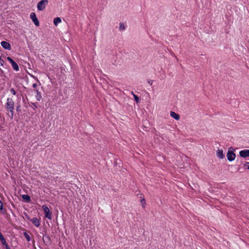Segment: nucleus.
I'll list each match as a JSON object with an SVG mask.
<instances>
[{
  "mask_svg": "<svg viewBox=\"0 0 249 249\" xmlns=\"http://www.w3.org/2000/svg\"><path fill=\"white\" fill-rule=\"evenodd\" d=\"M14 102L12 98H8L7 99V103L6 104V108L10 110L11 113V118H13L14 109Z\"/></svg>",
  "mask_w": 249,
  "mask_h": 249,
  "instance_id": "nucleus-1",
  "label": "nucleus"
},
{
  "mask_svg": "<svg viewBox=\"0 0 249 249\" xmlns=\"http://www.w3.org/2000/svg\"><path fill=\"white\" fill-rule=\"evenodd\" d=\"M42 208L45 214V216L49 219L51 220L52 218V213L50 212L49 208L46 205H43Z\"/></svg>",
  "mask_w": 249,
  "mask_h": 249,
  "instance_id": "nucleus-2",
  "label": "nucleus"
},
{
  "mask_svg": "<svg viewBox=\"0 0 249 249\" xmlns=\"http://www.w3.org/2000/svg\"><path fill=\"white\" fill-rule=\"evenodd\" d=\"M48 0H41L37 4V9L39 11L43 10L45 8V7L48 4Z\"/></svg>",
  "mask_w": 249,
  "mask_h": 249,
  "instance_id": "nucleus-3",
  "label": "nucleus"
},
{
  "mask_svg": "<svg viewBox=\"0 0 249 249\" xmlns=\"http://www.w3.org/2000/svg\"><path fill=\"white\" fill-rule=\"evenodd\" d=\"M232 147H230L229 149L228 153L227 154V157L228 160L231 161L233 160L235 158V154L233 152L232 150H231V149H232Z\"/></svg>",
  "mask_w": 249,
  "mask_h": 249,
  "instance_id": "nucleus-4",
  "label": "nucleus"
},
{
  "mask_svg": "<svg viewBox=\"0 0 249 249\" xmlns=\"http://www.w3.org/2000/svg\"><path fill=\"white\" fill-rule=\"evenodd\" d=\"M30 18L32 19L33 21L36 26H38L39 25V22L37 18L36 17V14L35 13H31L30 15Z\"/></svg>",
  "mask_w": 249,
  "mask_h": 249,
  "instance_id": "nucleus-5",
  "label": "nucleus"
},
{
  "mask_svg": "<svg viewBox=\"0 0 249 249\" xmlns=\"http://www.w3.org/2000/svg\"><path fill=\"white\" fill-rule=\"evenodd\" d=\"M27 218L28 220H30L32 223L36 227H38L40 225V222L36 217H34L32 219H30L28 215H26Z\"/></svg>",
  "mask_w": 249,
  "mask_h": 249,
  "instance_id": "nucleus-6",
  "label": "nucleus"
},
{
  "mask_svg": "<svg viewBox=\"0 0 249 249\" xmlns=\"http://www.w3.org/2000/svg\"><path fill=\"white\" fill-rule=\"evenodd\" d=\"M239 155L242 158L249 157V149H245L241 150L239 152Z\"/></svg>",
  "mask_w": 249,
  "mask_h": 249,
  "instance_id": "nucleus-7",
  "label": "nucleus"
},
{
  "mask_svg": "<svg viewBox=\"0 0 249 249\" xmlns=\"http://www.w3.org/2000/svg\"><path fill=\"white\" fill-rule=\"evenodd\" d=\"M1 45L2 47L7 50H11V45L10 44L6 41H3L1 42Z\"/></svg>",
  "mask_w": 249,
  "mask_h": 249,
  "instance_id": "nucleus-8",
  "label": "nucleus"
},
{
  "mask_svg": "<svg viewBox=\"0 0 249 249\" xmlns=\"http://www.w3.org/2000/svg\"><path fill=\"white\" fill-rule=\"evenodd\" d=\"M43 240L46 245H49L51 244V241L50 238L49 236H43Z\"/></svg>",
  "mask_w": 249,
  "mask_h": 249,
  "instance_id": "nucleus-9",
  "label": "nucleus"
},
{
  "mask_svg": "<svg viewBox=\"0 0 249 249\" xmlns=\"http://www.w3.org/2000/svg\"><path fill=\"white\" fill-rule=\"evenodd\" d=\"M170 115L172 117H173L176 120H178L180 118L179 115L174 111L170 112Z\"/></svg>",
  "mask_w": 249,
  "mask_h": 249,
  "instance_id": "nucleus-10",
  "label": "nucleus"
},
{
  "mask_svg": "<svg viewBox=\"0 0 249 249\" xmlns=\"http://www.w3.org/2000/svg\"><path fill=\"white\" fill-rule=\"evenodd\" d=\"M216 155L217 157L220 159H223L224 157V155L223 153V150L221 149H218L216 153Z\"/></svg>",
  "mask_w": 249,
  "mask_h": 249,
  "instance_id": "nucleus-11",
  "label": "nucleus"
},
{
  "mask_svg": "<svg viewBox=\"0 0 249 249\" xmlns=\"http://www.w3.org/2000/svg\"><path fill=\"white\" fill-rule=\"evenodd\" d=\"M21 196L22 199L27 202H29L31 201L30 196L28 195H23Z\"/></svg>",
  "mask_w": 249,
  "mask_h": 249,
  "instance_id": "nucleus-12",
  "label": "nucleus"
},
{
  "mask_svg": "<svg viewBox=\"0 0 249 249\" xmlns=\"http://www.w3.org/2000/svg\"><path fill=\"white\" fill-rule=\"evenodd\" d=\"M11 65H12V67L14 70H15L16 71H19V67H18V64L15 61L12 62Z\"/></svg>",
  "mask_w": 249,
  "mask_h": 249,
  "instance_id": "nucleus-13",
  "label": "nucleus"
},
{
  "mask_svg": "<svg viewBox=\"0 0 249 249\" xmlns=\"http://www.w3.org/2000/svg\"><path fill=\"white\" fill-rule=\"evenodd\" d=\"M61 22V19L60 18L57 17L54 19L53 20V23L55 25H57L58 23H60Z\"/></svg>",
  "mask_w": 249,
  "mask_h": 249,
  "instance_id": "nucleus-14",
  "label": "nucleus"
},
{
  "mask_svg": "<svg viewBox=\"0 0 249 249\" xmlns=\"http://www.w3.org/2000/svg\"><path fill=\"white\" fill-rule=\"evenodd\" d=\"M0 240L2 244H6V240L0 232Z\"/></svg>",
  "mask_w": 249,
  "mask_h": 249,
  "instance_id": "nucleus-15",
  "label": "nucleus"
},
{
  "mask_svg": "<svg viewBox=\"0 0 249 249\" xmlns=\"http://www.w3.org/2000/svg\"><path fill=\"white\" fill-rule=\"evenodd\" d=\"M0 210H1L2 213H6V210L3 209V203L0 200Z\"/></svg>",
  "mask_w": 249,
  "mask_h": 249,
  "instance_id": "nucleus-16",
  "label": "nucleus"
},
{
  "mask_svg": "<svg viewBox=\"0 0 249 249\" xmlns=\"http://www.w3.org/2000/svg\"><path fill=\"white\" fill-rule=\"evenodd\" d=\"M36 92L37 95H36V99L38 101H39L41 99V93H39L38 91V90H35Z\"/></svg>",
  "mask_w": 249,
  "mask_h": 249,
  "instance_id": "nucleus-17",
  "label": "nucleus"
},
{
  "mask_svg": "<svg viewBox=\"0 0 249 249\" xmlns=\"http://www.w3.org/2000/svg\"><path fill=\"white\" fill-rule=\"evenodd\" d=\"M132 94L133 95L134 98L135 100V101L138 103L139 102V98L138 96L136 95H135L133 92H131Z\"/></svg>",
  "mask_w": 249,
  "mask_h": 249,
  "instance_id": "nucleus-18",
  "label": "nucleus"
},
{
  "mask_svg": "<svg viewBox=\"0 0 249 249\" xmlns=\"http://www.w3.org/2000/svg\"><path fill=\"white\" fill-rule=\"evenodd\" d=\"M23 235L28 241H30L31 240V238L27 233L24 232Z\"/></svg>",
  "mask_w": 249,
  "mask_h": 249,
  "instance_id": "nucleus-19",
  "label": "nucleus"
},
{
  "mask_svg": "<svg viewBox=\"0 0 249 249\" xmlns=\"http://www.w3.org/2000/svg\"><path fill=\"white\" fill-rule=\"evenodd\" d=\"M124 25L123 23H120V29L121 30H123L124 29Z\"/></svg>",
  "mask_w": 249,
  "mask_h": 249,
  "instance_id": "nucleus-20",
  "label": "nucleus"
},
{
  "mask_svg": "<svg viewBox=\"0 0 249 249\" xmlns=\"http://www.w3.org/2000/svg\"><path fill=\"white\" fill-rule=\"evenodd\" d=\"M244 166L245 168L248 169H249V162H246L244 164Z\"/></svg>",
  "mask_w": 249,
  "mask_h": 249,
  "instance_id": "nucleus-21",
  "label": "nucleus"
},
{
  "mask_svg": "<svg viewBox=\"0 0 249 249\" xmlns=\"http://www.w3.org/2000/svg\"><path fill=\"white\" fill-rule=\"evenodd\" d=\"M4 61L3 59H1L0 56V66H3L4 64Z\"/></svg>",
  "mask_w": 249,
  "mask_h": 249,
  "instance_id": "nucleus-22",
  "label": "nucleus"
},
{
  "mask_svg": "<svg viewBox=\"0 0 249 249\" xmlns=\"http://www.w3.org/2000/svg\"><path fill=\"white\" fill-rule=\"evenodd\" d=\"M10 92L14 95L16 94V92L13 88H12L10 89Z\"/></svg>",
  "mask_w": 249,
  "mask_h": 249,
  "instance_id": "nucleus-23",
  "label": "nucleus"
},
{
  "mask_svg": "<svg viewBox=\"0 0 249 249\" xmlns=\"http://www.w3.org/2000/svg\"><path fill=\"white\" fill-rule=\"evenodd\" d=\"M7 59L11 64L14 61L10 57H8Z\"/></svg>",
  "mask_w": 249,
  "mask_h": 249,
  "instance_id": "nucleus-24",
  "label": "nucleus"
},
{
  "mask_svg": "<svg viewBox=\"0 0 249 249\" xmlns=\"http://www.w3.org/2000/svg\"><path fill=\"white\" fill-rule=\"evenodd\" d=\"M2 245L5 246L6 249H11L6 242V244Z\"/></svg>",
  "mask_w": 249,
  "mask_h": 249,
  "instance_id": "nucleus-25",
  "label": "nucleus"
},
{
  "mask_svg": "<svg viewBox=\"0 0 249 249\" xmlns=\"http://www.w3.org/2000/svg\"><path fill=\"white\" fill-rule=\"evenodd\" d=\"M147 82L148 83V84H149L150 85H152V84H153V81L151 80H148L147 81Z\"/></svg>",
  "mask_w": 249,
  "mask_h": 249,
  "instance_id": "nucleus-26",
  "label": "nucleus"
},
{
  "mask_svg": "<svg viewBox=\"0 0 249 249\" xmlns=\"http://www.w3.org/2000/svg\"><path fill=\"white\" fill-rule=\"evenodd\" d=\"M37 84H36V83H35V84H34L33 85V87L34 88H36L37 87Z\"/></svg>",
  "mask_w": 249,
  "mask_h": 249,
  "instance_id": "nucleus-27",
  "label": "nucleus"
},
{
  "mask_svg": "<svg viewBox=\"0 0 249 249\" xmlns=\"http://www.w3.org/2000/svg\"><path fill=\"white\" fill-rule=\"evenodd\" d=\"M32 77L35 78L36 80L37 81H38L37 78L35 76H32Z\"/></svg>",
  "mask_w": 249,
  "mask_h": 249,
  "instance_id": "nucleus-28",
  "label": "nucleus"
},
{
  "mask_svg": "<svg viewBox=\"0 0 249 249\" xmlns=\"http://www.w3.org/2000/svg\"><path fill=\"white\" fill-rule=\"evenodd\" d=\"M18 109H19V108H18V107H17V110H18Z\"/></svg>",
  "mask_w": 249,
  "mask_h": 249,
  "instance_id": "nucleus-29",
  "label": "nucleus"
},
{
  "mask_svg": "<svg viewBox=\"0 0 249 249\" xmlns=\"http://www.w3.org/2000/svg\"><path fill=\"white\" fill-rule=\"evenodd\" d=\"M0 71H1V70L0 69Z\"/></svg>",
  "mask_w": 249,
  "mask_h": 249,
  "instance_id": "nucleus-30",
  "label": "nucleus"
}]
</instances>
